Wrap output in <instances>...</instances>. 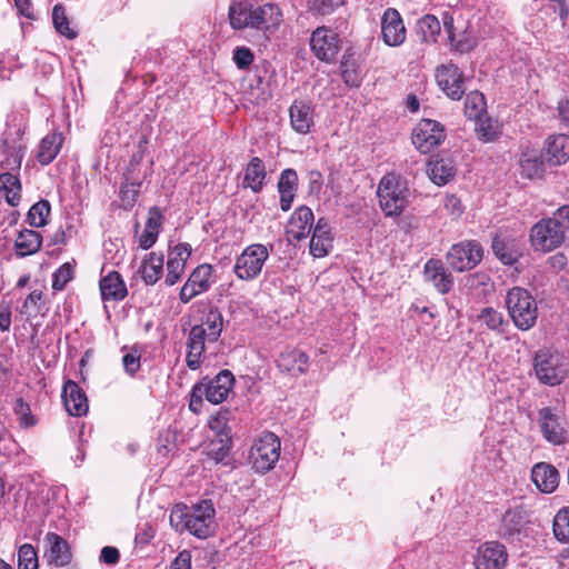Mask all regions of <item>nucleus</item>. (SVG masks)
Returning a JSON list of instances; mask_svg holds the SVG:
<instances>
[{
    "mask_svg": "<svg viewBox=\"0 0 569 569\" xmlns=\"http://www.w3.org/2000/svg\"><path fill=\"white\" fill-rule=\"evenodd\" d=\"M340 71L343 82L347 86L350 87H359L361 79L359 77V73L353 67V63H350L349 57L346 54L342 57L341 63H340Z\"/></svg>",
    "mask_w": 569,
    "mask_h": 569,
    "instance_id": "nucleus-54",
    "label": "nucleus"
},
{
    "mask_svg": "<svg viewBox=\"0 0 569 569\" xmlns=\"http://www.w3.org/2000/svg\"><path fill=\"white\" fill-rule=\"evenodd\" d=\"M291 129L299 134H308L315 124V109L305 100H295L289 107Z\"/></svg>",
    "mask_w": 569,
    "mask_h": 569,
    "instance_id": "nucleus-21",
    "label": "nucleus"
},
{
    "mask_svg": "<svg viewBox=\"0 0 569 569\" xmlns=\"http://www.w3.org/2000/svg\"><path fill=\"white\" fill-rule=\"evenodd\" d=\"M507 561L506 547L498 541H487L478 547L473 563L476 569H502Z\"/></svg>",
    "mask_w": 569,
    "mask_h": 569,
    "instance_id": "nucleus-15",
    "label": "nucleus"
},
{
    "mask_svg": "<svg viewBox=\"0 0 569 569\" xmlns=\"http://www.w3.org/2000/svg\"><path fill=\"white\" fill-rule=\"evenodd\" d=\"M269 256L270 252L264 244H250L237 257L233 272L240 280H254L261 273L262 267Z\"/></svg>",
    "mask_w": 569,
    "mask_h": 569,
    "instance_id": "nucleus-9",
    "label": "nucleus"
},
{
    "mask_svg": "<svg viewBox=\"0 0 569 569\" xmlns=\"http://www.w3.org/2000/svg\"><path fill=\"white\" fill-rule=\"evenodd\" d=\"M46 540L49 545L48 548V561L54 567H64L71 561V551L68 542L59 535L49 532L46 536Z\"/></svg>",
    "mask_w": 569,
    "mask_h": 569,
    "instance_id": "nucleus-29",
    "label": "nucleus"
},
{
    "mask_svg": "<svg viewBox=\"0 0 569 569\" xmlns=\"http://www.w3.org/2000/svg\"><path fill=\"white\" fill-rule=\"evenodd\" d=\"M486 110L485 96L475 90L470 91L465 101V114L470 120H477Z\"/></svg>",
    "mask_w": 569,
    "mask_h": 569,
    "instance_id": "nucleus-45",
    "label": "nucleus"
},
{
    "mask_svg": "<svg viewBox=\"0 0 569 569\" xmlns=\"http://www.w3.org/2000/svg\"><path fill=\"white\" fill-rule=\"evenodd\" d=\"M251 9L252 7L248 6L246 0H232L228 10L231 28L234 30L248 28Z\"/></svg>",
    "mask_w": 569,
    "mask_h": 569,
    "instance_id": "nucleus-40",
    "label": "nucleus"
},
{
    "mask_svg": "<svg viewBox=\"0 0 569 569\" xmlns=\"http://www.w3.org/2000/svg\"><path fill=\"white\" fill-rule=\"evenodd\" d=\"M63 143V136L61 132H50L44 136L38 146L36 159L42 166L51 163L59 154Z\"/></svg>",
    "mask_w": 569,
    "mask_h": 569,
    "instance_id": "nucleus-31",
    "label": "nucleus"
},
{
    "mask_svg": "<svg viewBox=\"0 0 569 569\" xmlns=\"http://www.w3.org/2000/svg\"><path fill=\"white\" fill-rule=\"evenodd\" d=\"M231 447V438L228 432L219 431V438L212 439L207 448L206 455L216 463L224 462Z\"/></svg>",
    "mask_w": 569,
    "mask_h": 569,
    "instance_id": "nucleus-42",
    "label": "nucleus"
},
{
    "mask_svg": "<svg viewBox=\"0 0 569 569\" xmlns=\"http://www.w3.org/2000/svg\"><path fill=\"white\" fill-rule=\"evenodd\" d=\"M101 297L103 300L119 301L126 298L127 287L117 271H111L104 276L99 283Z\"/></svg>",
    "mask_w": 569,
    "mask_h": 569,
    "instance_id": "nucleus-35",
    "label": "nucleus"
},
{
    "mask_svg": "<svg viewBox=\"0 0 569 569\" xmlns=\"http://www.w3.org/2000/svg\"><path fill=\"white\" fill-rule=\"evenodd\" d=\"M529 240L536 251H552L565 241L563 227L555 216L543 218L531 227Z\"/></svg>",
    "mask_w": 569,
    "mask_h": 569,
    "instance_id": "nucleus-6",
    "label": "nucleus"
},
{
    "mask_svg": "<svg viewBox=\"0 0 569 569\" xmlns=\"http://www.w3.org/2000/svg\"><path fill=\"white\" fill-rule=\"evenodd\" d=\"M171 569H191V553L188 550H182L178 553Z\"/></svg>",
    "mask_w": 569,
    "mask_h": 569,
    "instance_id": "nucleus-62",
    "label": "nucleus"
},
{
    "mask_svg": "<svg viewBox=\"0 0 569 569\" xmlns=\"http://www.w3.org/2000/svg\"><path fill=\"white\" fill-rule=\"evenodd\" d=\"M519 164L521 174L529 179L540 177L543 171L542 160L536 151L522 152Z\"/></svg>",
    "mask_w": 569,
    "mask_h": 569,
    "instance_id": "nucleus-44",
    "label": "nucleus"
},
{
    "mask_svg": "<svg viewBox=\"0 0 569 569\" xmlns=\"http://www.w3.org/2000/svg\"><path fill=\"white\" fill-rule=\"evenodd\" d=\"M198 383L204 391V398L213 405H219L232 390L234 377L229 370H222L214 378H203Z\"/></svg>",
    "mask_w": 569,
    "mask_h": 569,
    "instance_id": "nucleus-16",
    "label": "nucleus"
},
{
    "mask_svg": "<svg viewBox=\"0 0 569 569\" xmlns=\"http://www.w3.org/2000/svg\"><path fill=\"white\" fill-rule=\"evenodd\" d=\"M140 182H126L120 187V199L126 207H132L138 198Z\"/></svg>",
    "mask_w": 569,
    "mask_h": 569,
    "instance_id": "nucleus-56",
    "label": "nucleus"
},
{
    "mask_svg": "<svg viewBox=\"0 0 569 569\" xmlns=\"http://www.w3.org/2000/svg\"><path fill=\"white\" fill-rule=\"evenodd\" d=\"M381 34L389 47H399L406 40V27L399 11L395 8L385 10L381 17Z\"/></svg>",
    "mask_w": 569,
    "mask_h": 569,
    "instance_id": "nucleus-17",
    "label": "nucleus"
},
{
    "mask_svg": "<svg viewBox=\"0 0 569 569\" xmlns=\"http://www.w3.org/2000/svg\"><path fill=\"white\" fill-rule=\"evenodd\" d=\"M207 329V336L209 342H214L219 339L223 329V318L221 312L217 308H210L204 315L201 323Z\"/></svg>",
    "mask_w": 569,
    "mask_h": 569,
    "instance_id": "nucleus-43",
    "label": "nucleus"
},
{
    "mask_svg": "<svg viewBox=\"0 0 569 569\" xmlns=\"http://www.w3.org/2000/svg\"><path fill=\"white\" fill-rule=\"evenodd\" d=\"M436 81L441 91L451 100H460L465 94V76L453 63L441 64L436 69Z\"/></svg>",
    "mask_w": 569,
    "mask_h": 569,
    "instance_id": "nucleus-14",
    "label": "nucleus"
},
{
    "mask_svg": "<svg viewBox=\"0 0 569 569\" xmlns=\"http://www.w3.org/2000/svg\"><path fill=\"white\" fill-rule=\"evenodd\" d=\"M163 254L157 252H150L142 259L138 272L147 286H153L159 281L163 273Z\"/></svg>",
    "mask_w": 569,
    "mask_h": 569,
    "instance_id": "nucleus-32",
    "label": "nucleus"
},
{
    "mask_svg": "<svg viewBox=\"0 0 569 569\" xmlns=\"http://www.w3.org/2000/svg\"><path fill=\"white\" fill-rule=\"evenodd\" d=\"M537 422L547 442L553 446H561L569 441L567 419L560 409L553 407L539 409Z\"/></svg>",
    "mask_w": 569,
    "mask_h": 569,
    "instance_id": "nucleus-7",
    "label": "nucleus"
},
{
    "mask_svg": "<svg viewBox=\"0 0 569 569\" xmlns=\"http://www.w3.org/2000/svg\"><path fill=\"white\" fill-rule=\"evenodd\" d=\"M162 224V213L158 207H151L142 233L139 236V246L143 250L150 249L157 241Z\"/></svg>",
    "mask_w": 569,
    "mask_h": 569,
    "instance_id": "nucleus-34",
    "label": "nucleus"
},
{
    "mask_svg": "<svg viewBox=\"0 0 569 569\" xmlns=\"http://www.w3.org/2000/svg\"><path fill=\"white\" fill-rule=\"evenodd\" d=\"M555 218L559 221V224L563 227V233L569 230V206H562L553 212Z\"/></svg>",
    "mask_w": 569,
    "mask_h": 569,
    "instance_id": "nucleus-64",
    "label": "nucleus"
},
{
    "mask_svg": "<svg viewBox=\"0 0 569 569\" xmlns=\"http://www.w3.org/2000/svg\"><path fill=\"white\" fill-rule=\"evenodd\" d=\"M479 138L485 142H491L497 138V132L492 129L491 124L487 121L481 122L478 128Z\"/></svg>",
    "mask_w": 569,
    "mask_h": 569,
    "instance_id": "nucleus-63",
    "label": "nucleus"
},
{
    "mask_svg": "<svg viewBox=\"0 0 569 569\" xmlns=\"http://www.w3.org/2000/svg\"><path fill=\"white\" fill-rule=\"evenodd\" d=\"M206 341H208L207 329L203 326H192L187 338L186 363L191 370L201 367L206 351Z\"/></svg>",
    "mask_w": 569,
    "mask_h": 569,
    "instance_id": "nucleus-19",
    "label": "nucleus"
},
{
    "mask_svg": "<svg viewBox=\"0 0 569 569\" xmlns=\"http://www.w3.org/2000/svg\"><path fill=\"white\" fill-rule=\"evenodd\" d=\"M42 297L43 295L40 290L31 291L22 305L21 312L28 315L29 317H36L37 315L41 313L44 307Z\"/></svg>",
    "mask_w": 569,
    "mask_h": 569,
    "instance_id": "nucleus-51",
    "label": "nucleus"
},
{
    "mask_svg": "<svg viewBox=\"0 0 569 569\" xmlns=\"http://www.w3.org/2000/svg\"><path fill=\"white\" fill-rule=\"evenodd\" d=\"M253 53L247 47H238L233 51V62L238 69L244 70L247 69L253 61Z\"/></svg>",
    "mask_w": 569,
    "mask_h": 569,
    "instance_id": "nucleus-57",
    "label": "nucleus"
},
{
    "mask_svg": "<svg viewBox=\"0 0 569 569\" xmlns=\"http://www.w3.org/2000/svg\"><path fill=\"white\" fill-rule=\"evenodd\" d=\"M426 281L430 282L438 292L448 293L453 286L452 276L445 269L438 259H429L423 268Z\"/></svg>",
    "mask_w": 569,
    "mask_h": 569,
    "instance_id": "nucleus-24",
    "label": "nucleus"
},
{
    "mask_svg": "<svg viewBox=\"0 0 569 569\" xmlns=\"http://www.w3.org/2000/svg\"><path fill=\"white\" fill-rule=\"evenodd\" d=\"M192 252L191 246L181 242L174 246L168 253L167 276L164 283L171 287L179 282L184 274L186 263Z\"/></svg>",
    "mask_w": 569,
    "mask_h": 569,
    "instance_id": "nucleus-18",
    "label": "nucleus"
},
{
    "mask_svg": "<svg viewBox=\"0 0 569 569\" xmlns=\"http://www.w3.org/2000/svg\"><path fill=\"white\" fill-rule=\"evenodd\" d=\"M74 268L70 262L61 264L52 276V289L61 291L72 280Z\"/></svg>",
    "mask_w": 569,
    "mask_h": 569,
    "instance_id": "nucleus-52",
    "label": "nucleus"
},
{
    "mask_svg": "<svg viewBox=\"0 0 569 569\" xmlns=\"http://www.w3.org/2000/svg\"><path fill=\"white\" fill-rule=\"evenodd\" d=\"M52 20L54 29L58 33L64 36L68 39H74L77 37V32L69 27V21L62 4H56L53 7Z\"/></svg>",
    "mask_w": 569,
    "mask_h": 569,
    "instance_id": "nucleus-48",
    "label": "nucleus"
},
{
    "mask_svg": "<svg viewBox=\"0 0 569 569\" xmlns=\"http://www.w3.org/2000/svg\"><path fill=\"white\" fill-rule=\"evenodd\" d=\"M309 356L298 349L286 350L277 359V366L282 372L297 377L308 370Z\"/></svg>",
    "mask_w": 569,
    "mask_h": 569,
    "instance_id": "nucleus-26",
    "label": "nucleus"
},
{
    "mask_svg": "<svg viewBox=\"0 0 569 569\" xmlns=\"http://www.w3.org/2000/svg\"><path fill=\"white\" fill-rule=\"evenodd\" d=\"M18 569H38L37 551L30 543H24L19 548Z\"/></svg>",
    "mask_w": 569,
    "mask_h": 569,
    "instance_id": "nucleus-50",
    "label": "nucleus"
},
{
    "mask_svg": "<svg viewBox=\"0 0 569 569\" xmlns=\"http://www.w3.org/2000/svg\"><path fill=\"white\" fill-rule=\"evenodd\" d=\"M441 26L438 18L433 14H425L417 22V34L425 43L437 42Z\"/></svg>",
    "mask_w": 569,
    "mask_h": 569,
    "instance_id": "nucleus-41",
    "label": "nucleus"
},
{
    "mask_svg": "<svg viewBox=\"0 0 569 569\" xmlns=\"http://www.w3.org/2000/svg\"><path fill=\"white\" fill-rule=\"evenodd\" d=\"M379 206L387 217H398L408 206L409 189L400 176L388 173L381 178L377 189Z\"/></svg>",
    "mask_w": 569,
    "mask_h": 569,
    "instance_id": "nucleus-2",
    "label": "nucleus"
},
{
    "mask_svg": "<svg viewBox=\"0 0 569 569\" xmlns=\"http://www.w3.org/2000/svg\"><path fill=\"white\" fill-rule=\"evenodd\" d=\"M122 365L126 372L132 376L140 368V356L137 352H128L122 358Z\"/></svg>",
    "mask_w": 569,
    "mask_h": 569,
    "instance_id": "nucleus-60",
    "label": "nucleus"
},
{
    "mask_svg": "<svg viewBox=\"0 0 569 569\" xmlns=\"http://www.w3.org/2000/svg\"><path fill=\"white\" fill-rule=\"evenodd\" d=\"M313 221L315 217L311 209L306 206H301L291 214L287 233L292 239L300 241L309 236Z\"/></svg>",
    "mask_w": 569,
    "mask_h": 569,
    "instance_id": "nucleus-25",
    "label": "nucleus"
},
{
    "mask_svg": "<svg viewBox=\"0 0 569 569\" xmlns=\"http://www.w3.org/2000/svg\"><path fill=\"white\" fill-rule=\"evenodd\" d=\"M338 3L335 0H308L309 9L319 14H329Z\"/></svg>",
    "mask_w": 569,
    "mask_h": 569,
    "instance_id": "nucleus-58",
    "label": "nucleus"
},
{
    "mask_svg": "<svg viewBox=\"0 0 569 569\" xmlns=\"http://www.w3.org/2000/svg\"><path fill=\"white\" fill-rule=\"evenodd\" d=\"M41 243L42 238L39 232L26 229L18 234L14 241L16 252L21 257L33 254L40 249Z\"/></svg>",
    "mask_w": 569,
    "mask_h": 569,
    "instance_id": "nucleus-39",
    "label": "nucleus"
},
{
    "mask_svg": "<svg viewBox=\"0 0 569 569\" xmlns=\"http://www.w3.org/2000/svg\"><path fill=\"white\" fill-rule=\"evenodd\" d=\"M533 369L541 383L558 386L568 375V359L559 351L540 349L533 358Z\"/></svg>",
    "mask_w": 569,
    "mask_h": 569,
    "instance_id": "nucleus-4",
    "label": "nucleus"
},
{
    "mask_svg": "<svg viewBox=\"0 0 569 569\" xmlns=\"http://www.w3.org/2000/svg\"><path fill=\"white\" fill-rule=\"evenodd\" d=\"M51 207L48 200L36 202L28 211L27 219L30 226L40 228L47 224Z\"/></svg>",
    "mask_w": 569,
    "mask_h": 569,
    "instance_id": "nucleus-47",
    "label": "nucleus"
},
{
    "mask_svg": "<svg viewBox=\"0 0 569 569\" xmlns=\"http://www.w3.org/2000/svg\"><path fill=\"white\" fill-rule=\"evenodd\" d=\"M533 483L541 492L550 493L556 490L559 483L558 470L545 462H539L531 470Z\"/></svg>",
    "mask_w": 569,
    "mask_h": 569,
    "instance_id": "nucleus-28",
    "label": "nucleus"
},
{
    "mask_svg": "<svg viewBox=\"0 0 569 569\" xmlns=\"http://www.w3.org/2000/svg\"><path fill=\"white\" fill-rule=\"evenodd\" d=\"M310 48L317 59L333 62L340 50V39L337 32L328 27H318L310 37Z\"/></svg>",
    "mask_w": 569,
    "mask_h": 569,
    "instance_id": "nucleus-11",
    "label": "nucleus"
},
{
    "mask_svg": "<svg viewBox=\"0 0 569 569\" xmlns=\"http://www.w3.org/2000/svg\"><path fill=\"white\" fill-rule=\"evenodd\" d=\"M298 186V174L293 169H284L278 181V191L280 193V208L282 211H288L296 197Z\"/></svg>",
    "mask_w": 569,
    "mask_h": 569,
    "instance_id": "nucleus-33",
    "label": "nucleus"
},
{
    "mask_svg": "<svg viewBox=\"0 0 569 569\" xmlns=\"http://www.w3.org/2000/svg\"><path fill=\"white\" fill-rule=\"evenodd\" d=\"M13 411L19 417L22 427L29 428L37 423V419L31 413L30 406L22 398L16 400Z\"/></svg>",
    "mask_w": 569,
    "mask_h": 569,
    "instance_id": "nucleus-53",
    "label": "nucleus"
},
{
    "mask_svg": "<svg viewBox=\"0 0 569 569\" xmlns=\"http://www.w3.org/2000/svg\"><path fill=\"white\" fill-rule=\"evenodd\" d=\"M450 43L455 51L466 53L475 49L477 41L470 32L465 30L458 38L455 37L453 41H450Z\"/></svg>",
    "mask_w": 569,
    "mask_h": 569,
    "instance_id": "nucleus-55",
    "label": "nucleus"
},
{
    "mask_svg": "<svg viewBox=\"0 0 569 569\" xmlns=\"http://www.w3.org/2000/svg\"><path fill=\"white\" fill-rule=\"evenodd\" d=\"M332 248V234L326 219L320 218L312 232L310 240V253L315 258L326 257Z\"/></svg>",
    "mask_w": 569,
    "mask_h": 569,
    "instance_id": "nucleus-27",
    "label": "nucleus"
},
{
    "mask_svg": "<svg viewBox=\"0 0 569 569\" xmlns=\"http://www.w3.org/2000/svg\"><path fill=\"white\" fill-rule=\"evenodd\" d=\"M120 559L119 550L116 547L106 546L100 552V561L106 565H116Z\"/></svg>",
    "mask_w": 569,
    "mask_h": 569,
    "instance_id": "nucleus-61",
    "label": "nucleus"
},
{
    "mask_svg": "<svg viewBox=\"0 0 569 569\" xmlns=\"http://www.w3.org/2000/svg\"><path fill=\"white\" fill-rule=\"evenodd\" d=\"M493 254L506 266H512L521 256L519 241L507 234H496L492 238Z\"/></svg>",
    "mask_w": 569,
    "mask_h": 569,
    "instance_id": "nucleus-23",
    "label": "nucleus"
},
{
    "mask_svg": "<svg viewBox=\"0 0 569 569\" xmlns=\"http://www.w3.org/2000/svg\"><path fill=\"white\" fill-rule=\"evenodd\" d=\"M528 523L527 512L521 508L508 509L501 519V536L511 538L519 535Z\"/></svg>",
    "mask_w": 569,
    "mask_h": 569,
    "instance_id": "nucleus-37",
    "label": "nucleus"
},
{
    "mask_svg": "<svg viewBox=\"0 0 569 569\" xmlns=\"http://www.w3.org/2000/svg\"><path fill=\"white\" fill-rule=\"evenodd\" d=\"M506 306L513 325L519 330L531 329L538 319V306L530 292L521 287L508 290Z\"/></svg>",
    "mask_w": 569,
    "mask_h": 569,
    "instance_id": "nucleus-3",
    "label": "nucleus"
},
{
    "mask_svg": "<svg viewBox=\"0 0 569 569\" xmlns=\"http://www.w3.org/2000/svg\"><path fill=\"white\" fill-rule=\"evenodd\" d=\"M62 401L67 412L73 417H82L89 410L86 392L73 380H68L63 385Z\"/></svg>",
    "mask_w": 569,
    "mask_h": 569,
    "instance_id": "nucleus-22",
    "label": "nucleus"
},
{
    "mask_svg": "<svg viewBox=\"0 0 569 569\" xmlns=\"http://www.w3.org/2000/svg\"><path fill=\"white\" fill-rule=\"evenodd\" d=\"M203 398L204 391L202 390L200 383H196L190 395L189 409L194 413H199L202 409Z\"/></svg>",
    "mask_w": 569,
    "mask_h": 569,
    "instance_id": "nucleus-59",
    "label": "nucleus"
},
{
    "mask_svg": "<svg viewBox=\"0 0 569 569\" xmlns=\"http://www.w3.org/2000/svg\"><path fill=\"white\" fill-rule=\"evenodd\" d=\"M280 449L279 438L272 432H264L250 449L252 468L260 473L271 470L279 460Z\"/></svg>",
    "mask_w": 569,
    "mask_h": 569,
    "instance_id": "nucleus-8",
    "label": "nucleus"
},
{
    "mask_svg": "<svg viewBox=\"0 0 569 569\" xmlns=\"http://www.w3.org/2000/svg\"><path fill=\"white\" fill-rule=\"evenodd\" d=\"M428 176L437 186L447 184L455 177V166L448 158H431L428 161Z\"/></svg>",
    "mask_w": 569,
    "mask_h": 569,
    "instance_id": "nucleus-36",
    "label": "nucleus"
},
{
    "mask_svg": "<svg viewBox=\"0 0 569 569\" xmlns=\"http://www.w3.org/2000/svg\"><path fill=\"white\" fill-rule=\"evenodd\" d=\"M546 159L552 166H560L569 160V136L555 134L546 142Z\"/></svg>",
    "mask_w": 569,
    "mask_h": 569,
    "instance_id": "nucleus-30",
    "label": "nucleus"
},
{
    "mask_svg": "<svg viewBox=\"0 0 569 569\" xmlns=\"http://www.w3.org/2000/svg\"><path fill=\"white\" fill-rule=\"evenodd\" d=\"M483 250L475 240L461 241L451 246L447 253L448 264L458 272L475 268L482 260Z\"/></svg>",
    "mask_w": 569,
    "mask_h": 569,
    "instance_id": "nucleus-10",
    "label": "nucleus"
},
{
    "mask_svg": "<svg viewBox=\"0 0 569 569\" xmlns=\"http://www.w3.org/2000/svg\"><path fill=\"white\" fill-rule=\"evenodd\" d=\"M22 154L18 151L8 152L0 162V192L8 204L17 207L21 200V182L18 172L21 168Z\"/></svg>",
    "mask_w": 569,
    "mask_h": 569,
    "instance_id": "nucleus-5",
    "label": "nucleus"
},
{
    "mask_svg": "<svg viewBox=\"0 0 569 569\" xmlns=\"http://www.w3.org/2000/svg\"><path fill=\"white\" fill-rule=\"evenodd\" d=\"M477 319L490 330H499L503 323L501 312L492 307H483L477 315Z\"/></svg>",
    "mask_w": 569,
    "mask_h": 569,
    "instance_id": "nucleus-49",
    "label": "nucleus"
},
{
    "mask_svg": "<svg viewBox=\"0 0 569 569\" xmlns=\"http://www.w3.org/2000/svg\"><path fill=\"white\" fill-rule=\"evenodd\" d=\"M281 21L282 13L279 7L273 3H264L259 7H252L248 28L270 31L277 29Z\"/></svg>",
    "mask_w": 569,
    "mask_h": 569,
    "instance_id": "nucleus-20",
    "label": "nucleus"
},
{
    "mask_svg": "<svg viewBox=\"0 0 569 569\" xmlns=\"http://www.w3.org/2000/svg\"><path fill=\"white\" fill-rule=\"evenodd\" d=\"M443 127L435 120L422 119L412 131V143L421 153H429L445 140Z\"/></svg>",
    "mask_w": 569,
    "mask_h": 569,
    "instance_id": "nucleus-13",
    "label": "nucleus"
},
{
    "mask_svg": "<svg viewBox=\"0 0 569 569\" xmlns=\"http://www.w3.org/2000/svg\"><path fill=\"white\" fill-rule=\"evenodd\" d=\"M169 521L177 532L188 531L198 539H207L217 528L213 502L206 499L191 506L177 503L170 511Z\"/></svg>",
    "mask_w": 569,
    "mask_h": 569,
    "instance_id": "nucleus-1",
    "label": "nucleus"
},
{
    "mask_svg": "<svg viewBox=\"0 0 569 569\" xmlns=\"http://www.w3.org/2000/svg\"><path fill=\"white\" fill-rule=\"evenodd\" d=\"M214 283L213 268L202 263L196 267L179 292L182 303L190 302L194 297L207 292Z\"/></svg>",
    "mask_w": 569,
    "mask_h": 569,
    "instance_id": "nucleus-12",
    "label": "nucleus"
},
{
    "mask_svg": "<svg viewBox=\"0 0 569 569\" xmlns=\"http://www.w3.org/2000/svg\"><path fill=\"white\" fill-rule=\"evenodd\" d=\"M266 176V167L262 160L253 157L246 168L242 187L250 188L253 192H259L262 189Z\"/></svg>",
    "mask_w": 569,
    "mask_h": 569,
    "instance_id": "nucleus-38",
    "label": "nucleus"
},
{
    "mask_svg": "<svg viewBox=\"0 0 569 569\" xmlns=\"http://www.w3.org/2000/svg\"><path fill=\"white\" fill-rule=\"evenodd\" d=\"M552 531L559 542L569 543V507H562L555 515Z\"/></svg>",
    "mask_w": 569,
    "mask_h": 569,
    "instance_id": "nucleus-46",
    "label": "nucleus"
}]
</instances>
